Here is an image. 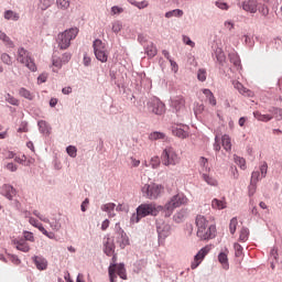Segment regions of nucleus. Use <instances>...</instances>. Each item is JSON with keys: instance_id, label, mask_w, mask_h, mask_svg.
Segmentation results:
<instances>
[{"instance_id": "obj_1", "label": "nucleus", "mask_w": 282, "mask_h": 282, "mask_svg": "<svg viewBox=\"0 0 282 282\" xmlns=\"http://www.w3.org/2000/svg\"><path fill=\"white\" fill-rule=\"evenodd\" d=\"M164 207L155 205V203H144L138 206L137 214H133L130 218L131 224H138L143 217H158V214L162 213Z\"/></svg>"}, {"instance_id": "obj_2", "label": "nucleus", "mask_w": 282, "mask_h": 282, "mask_svg": "<svg viewBox=\"0 0 282 282\" xmlns=\"http://www.w3.org/2000/svg\"><path fill=\"white\" fill-rule=\"evenodd\" d=\"M196 228H197V237L202 241H208V239H214L215 232H217V227L215 225H208V220L206 217L198 215L196 216Z\"/></svg>"}, {"instance_id": "obj_3", "label": "nucleus", "mask_w": 282, "mask_h": 282, "mask_svg": "<svg viewBox=\"0 0 282 282\" xmlns=\"http://www.w3.org/2000/svg\"><path fill=\"white\" fill-rule=\"evenodd\" d=\"M188 203V198L184 196V194L174 195L169 203L163 207L164 217H171L173 215V210L175 208H180V206H184V204Z\"/></svg>"}, {"instance_id": "obj_4", "label": "nucleus", "mask_w": 282, "mask_h": 282, "mask_svg": "<svg viewBox=\"0 0 282 282\" xmlns=\"http://www.w3.org/2000/svg\"><path fill=\"white\" fill-rule=\"evenodd\" d=\"M78 32H79L78 28H72L66 30L63 33H59L57 36V43H58L59 50H67V47L72 45V41H74V39L78 36Z\"/></svg>"}, {"instance_id": "obj_5", "label": "nucleus", "mask_w": 282, "mask_h": 282, "mask_svg": "<svg viewBox=\"0 0 282 282\" xmlns=\"http://www.w3.org/2000/svg\"><path fill=\"white\" fill-rule=\"evenodd\" d=\"M141 193L145 199H158L164 193V185L156 183L144 184L141 187Z\"/></svg>"}, {"instance_id": "obj_6", "label": "nucleus", "mask_w": 282, "mask_h": 282, "mask_svg": "<svg viewBox=\"0 0 282 282\" xmlns=\"http://www.w3.org/2000/svg\"><path fill=\"white\" fill-rule=\"evenodd\" d=\"M118 261V258L116 256L112 257V263H110L108 273H109V279L111 282L116 281L118 276L120 279H123V281H127V269H124V264H117L116 262ZM116 272L118 275H116Z\"/></svg>"}, {"instance_id": "obj_7", "label": "nucleus", "mask_w": 282, "mask_h": 282, "mask_svg": "<svg viewBox=\"0 0 282 282\" xmlns=\"http://www.w3.org/2000/svg\"><path fill=\"white\" fill-rule=\"evenodd\" d=\"M180 155L172 147L165 148L161 155V162L164 166H177L180 164Z\"/></svg>"}, {"instance_id": "obj_8", "label": "nucleus", "mask_w": 282, "mask_h": 282, "mask_svg": "<svg viewBox=\"0 0 282 282\" xmlns=\"http://www.w3.org/2000/svg\"><path fill=\"white\" fill-rule=\"evenodd\" d=\"M17 61L18 63H21V65H25L30 72H36V63H34V58H32L25 48H18Z\"/></svg>"}, {"instance_id": "obj_9", "label": "nucleus", "mask_w": 282, "mask_h": 282, "mask_svg": "<svg viewBox=\"0 0 282 282\" xmlns=\"http://www.w3.org/2000/svg\"><path fill=\"white\" fill-rule=\"evenodd\" d=\"M93 47L97 61H100V63H107L109 54L107 53V46H105L102 40H95Z\"/></svg>"}, {"instance_id": "obj_10", "label": "nucleus", "mask_w": 282, "mask_h": 282, "mask_svg": "<svg viewBox=\"0 0 282 282\" xmlns=\"http://www.w3.org/2000/svg\"><path fill=\"white\" fill-rule=\"evenodd\" d=\"M148 110L155 116H162L166 111V106L160 98L153 97L148 101Z\"/></svg>"}, {"instance_id": "obj_11", "label": "nucleus", "mask_w": 282, "mask_h": 282, "mask_svg": "<svg viewBox=\"0 0 282 282\" xmlns=\"http://www.w3.org/2000/svg\"><path fill=\"white\" fill-rule=\"evenodd\" d=\"M208 252H210V246H206L197 252V254L194 257V261L191 264L192 270H196V268H199L202 261H204Z\"/></svg>"}, {"instance_id": "obj_12", "label": "nucleus", "mask_w": 282, "mask_h": 282, "mask_svg": "<svg viewBox=\"0 0 282 282\" xmlns=\"http://www.w3.org/2000/svg\"><path fill=\"white\" fill-rule=\"evenodd\" d=\"M171 107L175 109L176 113L180 111H186V98L184 96L178 95L171 99Z\"/></svg>"}, {"instance_id": "obj_13", "label": "nucleus", "mask_w": 282, "mask_h": 282, "mask_svg": "<svg viewBox=\"0 0 282 282\" xmlns=\"http://www.w3.org/2000/svg\"><path fill=\"white\" fill-rule=\"evenodd\" d=\"M241 8L249 14H257L259 12V2L257 0H245L241 3Z\"/></svg>"}, {"instance_id": "obj_14", "label": "nucleus", "mask_w": 282, "mask_h": 282, "mask_svg": "<svg viewBox=\"0 0 282 282\" xmlns=\"http://www.w3.org/2000/svg\"><path fill=\"white\" fill-rule=\"evenodd\" d=\"M116 250V245H113V240L109 237L104 238V252L107 257H111Z\"/></svg>"}, {"instance_id": "obj_15", "label": "nucleus", "mask_w": 282, "mask_h": 282, "mask_svg": "<svg viewBox=\"0 0 282 282\" xmlns=\"http://www.w3.org/2000/svg\"><path fill=\"white\" fill-rule=\"evenodd\" d=\"M172 133L176 138H181V140H186V138H188V131L184 130V128H182V126L173 127Z\"/></svg>"}, {"instance_id": "obj_16", "label": "nucleus", "mask_w": 282, "mask_h": 282, "mask_svg": "<svg viewBox=\"0 0 282 282\" xmlns=\"http://www.w3.org/2000/svg\"><path fill=\"white\" fill-rule=\"evenodd\" d=\"M117 243L119 245V248H121V250H124L126 246H129V236H127L124 230H121L119 232V237L117 238Z\"/></svg>"}, {"instance_id": "obj_17", "label": "nucleus", "mask_w": 282, "mask_h": 282, "mask_svg": "<svg viewBox=\"0 0 282 282\" xmlns=\"http://www.w3.org/2000/svg\"><path fill=\"white\" fill-rule=\"evenodd\" d=\"M33 262L39 270H47V260L43 257L34 256Z\"/></svg>"}, {"instance_id": "obj_18", "label": "nucleus", "mask_w": 282, "mask_h": 282, "mask_svg": "<svg viewBox=\"0 0 282 282\" xmlns=\"http://www.w3.org/2000/svg\"><path fill=\"white\" fill-rule=\"evenodd\" d=\"M253 118H256V120H258L259 122H270V120L274 118V115H263L261 113V111L257 110L253 111Z\"/></svg>"}, {"instance_id": "obj_19", "label": "nucleus", "mask_w": 282, "mask_h": 282, "mask_svg": "<svg viewBox=\"0 0 282 282\" xmlns=\"http://www.w3.org/2000/svg\"><path fill=\"white\" fill-rule=\"evenodd\" d=\"M234 87L235 89H237L239 91V94H241L242 96H248V97H252L253 96V93L243 87V84L239 83V82H234Z\"/></svg>"}, {"instance_id": "obj_20", "label": "nucleus", "mask_w": 282, "mask_h": 282, "mask_svg": "<svg viewBox=\"0 0 282 282\" xmlns=\"http://www.w3.org/2000/svg\"><path fill=\"white\" fill-rule=\"evenodd\" d=\"M2 195H4V197H7V199H12V197H14V195H17V189H14V187H12L11 185H3L2 186Z\"/></svg>"}, {"instance_id": "obj_21", "label": "nucleus", "mask_w": 282, "mask_h": 282, "mask_svg": "<svg viewBox=\"0 0 282 282\" xmlns=\"http://www.w3.org/2000/svg\"><path fill=\"white\" fill-rule=\"evenodd\" d=\"M101 210H104V213H107L108 217H116V213H113V210H116L115 203H107V204L102 205Z\"/></svg>"}, {"instance_id": "obj_22", "label": "nucleus", "mask_w": 282, "mask_h": 282, "mask_svg": "<svg viewBox=\"0 0 282 282\" xmlns=\"http://www.w3.org/2000/svg\"><path fill=\"white\" fill-rule=\"evenodd\" d=\"M14 245L17 250H20L21 252H30V245H28L25 240H14Z\"/></svg>"}, {"instance_id": "obj_23", "label": "nucleus", "mask_w": 282, "mask_h": 282, "mask_svg": "<svg viewBox=\"0 0 282 282\" xmlns=\"http://www.w3.org/2000/svg\"><path fill=\"white\" fill-rule=\"evenodd\" d=\"M226 206H227L226 198H223L221 200L214 198L212 200V207L215 210H224V208H226Z\"/></svg>"}, {"instance_id": "obj_24", "label": "nucleus", "mask_w": 282, "mask_h": 282, "mask_svg": "<svg viewBox=\"0 0 282 282\" xmlns=\"http://www.w3.org/2000/svg\"><path fill=\"white\" fill-rule=\"evenodd\" d=\"M158 232L160 239H166L171 235V226L164 225L163 227H158Z\"/></svg>"}, {"instance_id": "obj_25", "label": "nucleus", "mask_w": 282, "mask_h": 282, "mask_svg": "<svg viewBox=\"0 0 282 282\" xmlns=\"http://www.w3.org/2000/svg\"><path fill=\"white\" fill-rule=\"evenodd\" d=\"M203 94L204 96H206L209 105H212L213 107L217 105V99L215 98V95L213 94V91H210V89L208 88L203 89Z\"/></svg>"}, {"instance_id": "obj_26", "label": "nucleus", "mask_w": 282, "mask_h": 282, "mask_svg": "<svg viewBox=\"0 0 282 282\" xmlns=\"http://www.w3.org/2000/svg\"><path fill=\"white\" fill-rule=\"evenodd\" d=\"M145 54L150 58H153V57L158 56V47H155V44H153V42L148 44V46L145 47Z\"/></svg>"}, {"instance_id": "obj_27", "label": "nucleus", "mask_w": 282, "mask_h": 282, "mask_svg": "<svg viewBox=\"0 0 282 282\" xmlns=\"http://www.w3.org/2000/svg\"><path fill=\"white\" fill-rule=\"evenodd\" d=\"M173 17L180 19L181 17H184V11L182 9H174L165 13V19H173Z\"/></svg>"}, {"instance_id": "obj_28", "label": "nucleus", "mask_w": 282, "mask_h": 282, "mask_svg": "<svg viewBox=\"0 0 282 282\" xmlns=\"http://www.w3.org/2000/svg\"><path fill=\"white\" fill-rule=\"evenodd\" d=\"M202 177H203L204 182H206V184H208V186H218V184H219L217 178H215L206 173H203Z\"/></svg>"}, {"instance_id": "obj_29", "label": "nucleus", "mask_w": 282, "mask_h": 282, "mask_svg": "<svg viewBox=\"0 0 282 282\" xmlns=\"http://www.w3.org/2000/svg\"><path fill=\"white\" fill-rule=\"evenodd\" d=\"M223 148L225 151H231L232 150V143L230 140V137L227 134H224L221 138Z\"/></svg>"}, {"instance_id": "obj_30", "label": "nucleus", "mask_w": 282, "mask_h": 282, "mask_svg": "<svg viewBox=\"0 0 282 282\" xmlns=\"http://www.w3.org/2000/svg\"><path fill=\"white\" fill-rule=\"evenodd\" d=\"M218 261H219V263H221V265H223V268H224L225 270H228V268H229V264H228V253H226V252H220V253L218 254Z\"/></svg>"}, {"instance_id": "obj_31", "label": "nucleus", "mask_w": 282, "mask_h": 282, "mask_svg": "<svg viewBox=\"0 0 282 282\" xmlns=\"http://www.w3.org/2000/svg\"><path fill=\"white\" fill-rule=\"evenodd\" d=\"M0 41L4 43V45H7V47H14V42H12V40H10V37L0 31Z\"/></svg>"}, {"instance_id": "obj_32", "label": "nucleus", "mask_w": 282, "mask_h": 282, "mask_svg": "<svg viewBox=\"0 0 282 282\" xmlns=\"http://www.w3.org/2000/svg\"><path fill=\"white\" fill-rule=\"evenodd\" d=\"M4 19H7V21H19V13H15L12 10H8L4 12Z\"/></svg>"}, {"instance_id": "obj_33", "label": "nucleus", "mask_w": 282, "mask_h": 282, "mask_svg": "<svg viewBox=\"0 0 282 282\" xmlns=\"http://www.w3.org/2000/svg\"><path fill=\"white\" fill-rule=\"evenodd\" d=\"M39 127H40V131L41 133H50V131H52V128L50 127V124L45 121H39Z\"/></svg>"}, {"instance_id": "obj_34", "label": "nucleus", "mask_w": 282, "mask_h": 282, "mask_svg": "<svg viewBox=\"0 0 282 282\" xmlns=\"http://www.w3.org/2000/svg\"><path fill=\"white\" fill-rule=\"evenodd\" d=\"M199 166L202 167V171L205 173H208L210 171V167L208 166V159L204 156L199 159Z\"/></svg>"}, {"instance_id": "obj_35", "label": "nucleus", "mask_w": 282, "mask_h": 282, "mask_svg": "<svg viewBox=\"0 0 282 282\" xmlns=\"http://www.w3.org/2000/svg\"><path fill=\"white\" fill-rule=\"evenodd\" d=\"M164 138H166V134H164L163 132H152L149 135V140H164Z\"/></svg>"}, {"instance_id": "obj_36", "label": "nucleus", "mask_w": 282, "mask_h": 282, "mask_svg": "<svg viewBox=\"0 0 282 282\" xmlns=\"http://www.w3.org/2000/svg\"><path fill=\"white\" fill-rule=\"evenodd\" d=\"M216 58L220 64L226 63V54L224 53V51H221V48L216 50Z\"/></svg>"}, {"instance_id": "obj_37", "label": "nucleus", "mask_w": 282, "mask_h": 282, "mask_svg": "<svg viewBox=\"0 0 282 282\" xmlns=\"http://www.w3.org/2000/svg\"><path fill=\"white\" fill-rule=\"evenodd\" d=\"M19 94L22 96V98H26V100H32L34 98L32 93L25 88H20Z\"/></svg>"}, {"instance_id": "obj_38", "label": "nucleus", "mask_w": 282, "mask_h": 282, "mask_svg": "<svg viewBox=\"0 0 282 282\" xmlns=\"http://www.w3.org/2000/svg\"><path fill=\"white\" fill-rule=\"evenodd\" d=\"M239 221L237 220V217H234L231 220H230V224H229V231L231 235H235V232H237V226H238Z\"/></svg>"}, {"instance_id": "obj_39", "label": "nucleus", "mask_w": 282, "mask_h": 282, "mask_svg": "<svg viewBox=\"0 0 282 282\" xmlns=\"http://www.w3.org/2000/svg\"><path fill=\"white\" fill-rule=\"evenodd\" d=\"M234 160H235L236 164H238V166H240V169H242V171H246V159L235 155Z\"/></svg>"}, {"instance_id": "obj_40", "label": "nucleus", "mask_w": 282, "mask_h": 282, "mask_svg": "<svg viewBox=\"0 0 282 282\" xmlns=\"http://www.w3.org/2000/svg\"><path fill=\"white\" fill-rule=\"evenodd\" d=\"M270 116L276 118L278 120H282V109L281 108H273L270 110Z\"/></svg>"}, {"instance_id": "obj_41", "label": "nucleus", "mask_w": 282, "mask_h": 282, "mask_svg": "<svg viewBox=\"0 0 282 282\" xmlns=\"http://www.w3.org/2000/svg\"><path fill=\"white\" fill-rule=\"evenodd\" d=\"M56 6L59 10H67L69 8V0H56Z\"/></svg>"}, {"instance_id": "obj_42", "label": "nucleus", "mask_w": 282, "mask_h": 282, "mask_svg": "<svg viewBox=\"0 0 282 282\" xmlns=\"http://www.w3.org/2000/svg\"><path fill=\"white\" fill-rule=\"evenodd\" d=\"M250 235V231L248 230V228H242L240 230V236H239V241H248V236Z\"/></svg>"}, {"instance_id": "obj_43", "label": "nucleus", "mask_w": 282, "mask_h": 282, "mask_svg": "<svg viewBox=\"0 0 282 282\" xmlns=\"http://www.w3.org/2000/svg\"><path fill=\"white\" fill-rule=\"evenodd\" d=\"M0 58L4 65H12V57L8 53L1 54Z\"/></svg>"}, {"instance_id": "obj_44", "label": "nucleus", "mask_w": 282, "mask_h": 282, "mask_svg": "<svg viewBox=\"0 0 282 282\" xmlns=\"http://www.w3.org/2000/svg\"><path fill=\"white\" fill-rule=\"evenodd\" d=\"M7 102H9V105H13L14 107H19V99L12 97V95L8 94L6 97Z\"/></svg>"}, {"instance_id": "obj_45", "label": "nucleus", "mask_w": 282, "mask_h": 282, "mask_svg": "<svg viewBox=\"0 0 282 282\" xmlns=\"http://www.w3.org/2000/svg\"><path fill=\"white\" fill-rule=\"evenodd\" d=\"M258 11L260 14H262V17H268V14H270V9L265 4L258 6Z\"/></svg>"}, {"instance_id": "obj_46", "label": "nucleus", "mask_w": 282, "mask_h": 282, "mask_svg": "<svg viewBox=\"0 0 282 282\" xmlns=\"http://www.w3.org/2000/svg\"><path fill=\"white\" fill-rule=\"evenodd\" d=\"M121 31H122V22H120V21L113 22L112 23V32H115V34H118Z\"/></svg>"}, {"instance_id": "obj_47", "label": "nucleus", "mask_w": 282, "mask_h": 282, "mask_svg": "<svg viewBox=\"0 0 282 282\" xmlns=\"http://www.w3.org/2000/svg\"><path fill=\"white\" fill-rule=\"evenodd\" d=\"M132 6H135L139 10H144V8H149V1L143 0L141 2H132Z\"/></svg>"}, {"instance_id": "obj_48", "label": "nucleus", "mask_w": 282, "mask_h": 282, "mask_svg": "<svg viewBox=\"0 0 282 282\" xmlns=\"http://www.w3.org/2000/svg\"><path fill=\"white\" fill-rule=\"evenodd\" d=\"M52 6V0H40V10H47Z\"/></svg>"}, {"instance_id": "obj_49", "label": "nucleus", "mask_w": 282, "mask_h": 282, "mask_svg": "<svg viewBox=\"0 0 282 282\" xmlns=\"http://www.w3.org/2000/svg\"><path fill=\"white\" fill-rule=\"evenodd\" d=\"M234 250H235L236 257H241V254H243V247H241V245L237 242L234 245Z\"/></svg>"}, {"instance_id": "obj_50", "label": "nucleus", "mask_w": 282, "mask_h": 282, "mask_svg": "<svg viewBox=\"0 0 282 282\" xmlns=\"http://www.w3.org/2000/svg\"><path fill=\"white\" fill-rule=\"evenodd\" d=\"M197 79L200 80V83H204L206 80V69H198Z\"/></svg>"}, {"instance_id": "obj_51", "label": "nucleus", "mask_w": 282, "mask_h": 282, "mask_svg": "<svg viewBox=\"0 0 282 282\" xmlns=\"http://www.w3.org/2000/svg\"><path fill=\"white\" fill-rule=\"evenodd\" d=\"M116 210L118 213H127V210H129V205L122 203V204H119L117 207H116Z\"/></svg>"}, {"instance_id": "obj_52", "label": "nucleus", "mask_w": 282, "mask_h": 282, "mask_svg": "<svg viewBox=\"0 0 282 282\" xmlns=\"http://www.w3.org/2000/svg\"><path fill=\"white\" fill-rule=\"evenodd\" d=\"M67 154L70 156V158H76V153L78 150H76V147H73V145H69L67 149Z\"/></svg>"}, {"instance_id": "obj_53", "label": "nucleus", "mask_w": 282, "mask_h": 282, "mask_svg": "<svg viewBox=\"0 0 282 282\" xmlns=\"http://www.w3.org/2000/svg\"><path fill=\"white\" fill-rule=\"evenodd\" d=\"M122 12H124V9L122 7L115 6L111 8L112 15L122 14Z\"/></svg>"}, {"instance_id": "obj_54", "label": "nucleus", "mask_w": 282, "mask_h": 282, "mask_svg": "<svg viewBox=\"0 0 282 282\" xmlns=\"http://www.w3.org/2000/svg\"><path fill=\"white\" fill-rule=\"evenodd\" d=\"M150 164L152 166V169H158V166H160V158L154 156L151 159Z\"/></svg>"}, {"instance_id": "obj_55", "label": "nucleus", "mask_w": 282, "mask_h": 282, "mask_svg": "<svg viewBox=\"0 0 282 282\" xmlns=\"http://www.w3.org/2000/svg\"><path fill=\"white\" fill-rule=\"evenodd\" d=\"M257 193V183H250L249 185V196L252 197Z\"/></svg>"}, {"instance_id": "obj_56", "label": "nucleus", "mask_w": 282, "mask_h": 282, "mask_svg": "<svg viewBox=\"0 0 282 282\" xmlns=\"http://www.w3.org/2000/svg\"><path fill=\"white\" fill-rule=\"evenodd\" d=\"M68 61H72V54H69V53H64L63 55H62V59H61V62H62V64H67V62Z\"/></svg>"}, {"instance_id": "obj_57", "label": "nucleus", "mask_w": 282, "mask_h": 282, "mask_svg": "<svg viewBox=\"0 0 282 282\" xmlns=\"http://www.w3.org/2000/svg\"><path fill=\"white\" fill-rule=\"evenodd\" d=\"M260 172L262 177H265V175H268V163L263 162V164L260 166Z\"/></svg>"}, {"instance_id": "obj_58", "label": "nucleus", "mask_w": 282, "mask_h": 282, "mask_svg": "<svg viewBox=\"0 0 282 282\" xmlns=\"http://www.w3.org/2000/svg\"><path fill=\"white\" fill-rule=\"evenodd\" d=\"M24 239L25 241L34 242V234L30 231H24Z\"/></svg>"}, {"instance_id": "obj_59", "label": "nucleus", "mask_w": 282, "mask_h": 282, "mask_svg": "<svg viewBox=\"0 0 282 282\" xmlns=\"http://www.w3.org/2000/svg\"><path fill=\"white\" fill-rule=\"evenodd\" d=\"M183 42L185 43V45H189V47H195V42H193L191 37L186 35L183 36Z\"/></svg>"}, {"instance_id": "obj_60", "label": "nucleus", "mask_w": 282, "mask_h": 282, "mask_svg": "<svg viewBox=\"0 0 282 282\" xmlns=\"http://www.w3.org/2000/svg\"><path fill=\"white\" fill-rule=\"evenodd\" d=\"M259 175H260L259 171L252 172L251 183L257 184V182H259Z\"/></svg>"}, {"instance_id": "obj_61", "label": "nucleus", "mask_w": 282, "mask_h": 282, "mask_svg": "<svg viewBox=\"0 0 282 282\" xmlns=\"http://www.w3.org/2000/svg\"><path fill=\"white\" fill-rule=\"evenodd\" d=\"M170 65L172 67V72H174V74H177V70L180 69V66L177 65V63L173 59H170Z\"/></svg>"}, {"instance_id": "obj_62", "label": "nucleus", "mask_w": 282, "mask_h": 282, "mask_svg": "<svg viewBox=\"0 0 282 282\" xmlns=\"http://www.w3.org/2000/svg\"><path fill=\"white\" fill-rule=\"evenodd\" d=\"M53 67L61 69V67H63V62L61 59H53Z\"/></svg>"}, {"instance_id": "obj_63", "label": "nucleus", "mask_w": 282, "mask_h": 282, "mask_svg": "<svg viewBox=\"0 0 282 282\" xmlns=\"http://www.w3.org/2000/svg\"><path fill=\"white\" fill-rule=\"evenodd\" d=\"M26 160H28V156L25 155H22V158L20 156L14 158V161L18 162V164H23Z\"/></svg>"}, {"instance_id": "obj_64", "label": "nucleus", "mask_w": 282, "mask_h": 282, "mask_svg": "<svg viewBox=\"0 0 282 282\" xmlns=\"http://www.w3.org/2000/svg\"><path fill=\"white\" fill-rule=\"evenodd\" d=\"M17 165L14 163H8L7 164V170L11 171V173H14L17 171Z\"/></svg>"}]
</instances>
